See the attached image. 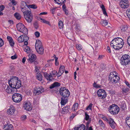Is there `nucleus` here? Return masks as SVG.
Listing matches in <instances>:
<instances>
[{"label": "nucleus", "instance_id": "nucleus-19", "mask_svg": "<svg viewBox=\"0 0 130 130\" xmlns=\"http://www.w3.org/2000/svg\"><path fill=\"white\" fill-rule=\"evenodd\" d=\"M5 87L6 88L5 89L6 91L9 94L11 93H13L15 91H16L17 90V89H14L10 86H8V85L6 86Z\"/></svg>", "mask_w": 130, "mask_h": 130}, {"label": "nucleus", "instance_id": "nucleus-40", "mask_svg": "<svg viewBox=\"0 0 130 130\" xmlns=\"http://www.w3.org/2000/svg\"><path fill=\"white\" fill-rule=\"evenodd\" d=\"M58 26L59 28L61 29L62 28L63 26V24L62 22L61 21H60L58 23Z\"/></svg>", "mask_w": 130, "mask_h": 130}, {"label": "nucleus", "instance_id": "nucleus-39", "mask_svg": "<svg viewBox=\"0 0 130 130\" xmlns=\"http://www.w3.org/2000/svg\"><path fill=\"white\" fill-rule=\"evenodd\" d=\"M91 121V120H89L86 123V126H85V130H88V128H89V125Z\"/></svg>", "mask_w": 130, "mask_h": 130}, {"label": "nucleus", "instance_id": "nucleus-52", "mask_svg": "<svg viewBox=\"0 0 130 130\" xmlns=\"http://www.w3.org/2000/svg\"><path fill=\"white\" fill-rule=\"evenodd\" d=\"M4 44V41L2 39L0 38V47L2 46Z\"/></svg>", "mask_w": 130, "mask_h": 130}, {"label": "nucleus", "instance_id": "nucleus-35", "mask_svg": "<svg viewBox=\"0 0 130 130\" xmlns=\"http://www.w3.org/2000/svg\"><path fill=\"white\" fill-rule=\"evenodd\" d=\"M101 7L102 9V11H103V14L107 16V12L106 11V9L104 6L103 4L101 5Z\"/></svg>", "mask_w": 130, "mask_h": 130}, {"label": "nucleus", "instance_id": "nucleus-57", "mask_svg": "<svg viewBox=\"0 0 130 130\" xmlns=\"http://www.w3.org/2000/svg\"><path fill=\"white\" fill-rule=\"evenodd\" d=\"M85 119L86 120L88 121L89 120V116L86 113H85Z\"/></svg>", "mask_w": 130, "mask_h": 130}, {"label": "nucleus", "instance_id": "nucleus-43", "mask_svg": "<svg viewBox=\"0 0 130 130\" xmlns=\"http://www.w3.org/2000/svg\"><path fill=\"white\" fill-rule=\"evenodd\" d=\"M101 23L103 26H106L107 25L108 22L107 20H102L101 21Z\"/></svg>", "mask_w": 130, "mask_h": 130}, {"label": "nucleus", "instance_id": "nucleus-61", "mask_svg": "<svg viewBox=\"0 0 130 130\" xmlns=\"http://www.w3.org/2000/svg\"><path fill=\"white\" fill-rule=\"evenodd\" d=\"M127 42L128 45L130 46V36L127 39Z\"/></svg>", "mask_w": 130, "mask_h": 130}, {"label": "nucleus", "instance_id": "nucleus-17", "mask_svg": "<svg viewBox=\"0 0 130 130\" xmlns=\"http://www.w3.org/2000/svg\"><path fill=\"white\" fill-rule=\"evenodd\" d=\"M15 111V109L14 106L12 105L10 106L9 108L7 110V113L10 115H13Z\"/></svg>", "mask_w": 130, "mask_h": 130}, {"label": "nucleus", "instance_id": "nucleus-60", "mask_svg": "<svg viewBox=\"0 0 130 130\" xmlns=\"http://www.w3.org/2000/svg\"><path fill=\"white\" fill-rule=\"evenodd\" d=\"M75 115V114L72 113V115L70 117V119L71 120H72Z\"/></svg>", "mask_w": 130, "mask_h": 130}, {"label": "nucleus", "instance_id": "nucleus-55", "mask_svg": "<svg viewBox=\"0 0 130 130\" xmlns=\"http://www.w3.org/2000/svg\"><path fill=\"white\" fill-rule=\"evenodd\" d=\"M27 118L26 116V115L22 116L21 118V119L22 120H25Z\"/></svg>", "mask_w": 130, "mask_h": 130}, {"label": "nucleus", "instance_id": "nucleus-3", "mask_svg": "<svg viewBox=\"0 0 130 130\" xmlns=\"http://www.w3.org/2000/svg\"><path fill=\"white\" fill-rule=\"evenodd\" d=\"M116 74V72L115 71L110 72L109 76V79L111 83L116 84L120 80V77Z\"/></svg>", "mask_w": 130, "mask_h": 130}, {"label": "nucleus", "instance_id": "nucleus-53", "mask_svg": "<svg viewBox=\"0 0 130 130\" xmlns=\"http://www.w3.org/2000/svg\"><path fill=\"white\" fill-rule=\"evenodd\" d=\"M56 8H53L51 9V11L52 14H54L55 13Z\"/></svg>", "mask_w": 130, "mask_h": 130}, {"label": "nucleus", "instance_id": "nucleus-33", "mask_svg": "<svg viewBox=\"0 0 130 130\" xmlns=\"http://www.w3.org/2000/svg\"><path fill=\"white\" fill-rule=\"evenodd\" d=\"M125 120L127 125L129 128H130V117H127Z\"/></svg>", "mask_w": 130, "mask_h": 130}, {"label": "nucleus", "instance_id": "nucleus-26", "mask_svg": "<svg viewBox=\"0 0 130 130\" xmlns=\"http://www.w3.org/2000/svg\"><path fill=\"white\" fill-rule=\"evenodd\" d=\"M35 46L36 49L42 47V43L41 41L39 40H36Z\"/></svg>", "mask_w": 130, "mask_h": 130}, {"label": "nucleus", "instance_id": "nucleus-48", "mask_svg": "<svg viewBox=\"0 0 130 130\" xmlns=\"http://www.w3.org/2000/svg\"><path fill=\"white\" fill-rule=\"evenodd\" d=\"M15 69L14 66L13 64H11L9 66V70L10 71L14 70Z\"/></svg>", "mask_w": 130, "mask_h": 130}, {"label": "nucleus", "instance_id": "nucleus-31", "mask_svg": "<svg viewBox=\"0 0 130 130\" xmlns=\"http://www.w3.org/2000/svg\"><path fill=\"white\" fill-rule=\"evenodd\" d=\"M54 1L59 5L63 4L66 2V0H54Z\"/></svg>", "mask_w": 130, "mask_h": 130}, {"label": "nucleus", "instance_id": "nucleus-1", "mask_svg": "<svg viewBox=\"0 0 130 130\" xmlns=\"http://www.w3.org/2000/svg\"><path fill=\"white\" fill-rule=\"evenodd\" d=\"M59 92L60 95L62 96L61 98V105H64L68 102V97L70 95V93L68 89L64 87L60 88Z\"/></svg>", "mask_w": 130, "mask_h": 130}, {"label": "nucleus", "instance_id": "nucleus-7", "mask_svg": "<svg viewBox=\"0 0 130 130\" xmlns=\"http://www.w3.org/2000/svg\"><path fill=\"white\" fill-rule=\"evenodd\" d=\"M17 28L18 30L24 34H27L28 33L27 29L24 25L21 23H19L17 25Z\"/></svg>", "mask_w": 130, "mask_h": 130}, {"label": "nucleus", "instance_id": "nucleus-56", "mask_svg": "<svg viewBox=\"0 0 130 130\" xmlns=\"http://www.w3.org/2000/svg\"><path fill=\"white\" fill-rule=\"evenodd\" d=\"M93 87L96 88H100V86L98 84H96L95 83H94L93 84Z\"/></svg>", "mask_w": 130, "mask_h": 130}, {"label": "nucleus", "instance_id": "nucleus-44", "mask_svg": "<svg viewBox=\"0 0 130 130\" xmlns=\"http://www.w3.org/2000/svg\"><path fill=\"white\" fill-rule=\"evenodd\" d=\"M32 8L34 9H36L37 8V7L36 5H28V8Z\"/></svg>", "mask_w": 130, "mask_h": 130}, {"label": "nucleus", "instance_id": "nucleus-47", "mask_svg": "<svg viewBox=\"0 0 130 130\" xmlns=\"http://www.w3.org/2000/svg\"><path fill=\"white\" fill-rule=\"evenodd\" d=\"M92 105L93 104L91 103L86 108V110H92Z\"/></svg>", "mask_w": 130, "mask_h": 130}, {"label": "nucleus", "instance_id": "nucleus-15", "mask_svg": "<svg viewBox=\"0 0 130 130\" xmlns=\"http://www.w3.org/2000/svg\"><path fill=\"white\" fill-rule=\"evenodd\" d=\"M122 40H123L122 39L119 37L115 38L111 41L110 45L111 46L113 47L115 45H116L118 43H120Z\"/></svg>", "mask_w": 130, "mask_h": 130}, {"label": "nucleus", "instance_id": "nucleus-2", "mask_svg": "<svg viewBox=\"0 0 130 130\" xmlns=\"http://www.w3.org/2000/svg\"><path fill=\"white\" fill-rule=\"evenodd\" d=\"M18 79L17 77L12 76L8 80L9 86L14 89H18L21 86V81Z\"/></svg>", "mask_w": 130, "mask_h": 130}, {"label": "nucleus", "instance_id": "nucleus-37", "mask_svg": "<svg viewBox=\"0 0 130 130\" xmlns=\"http://www.w3.org/2000/svg\"><path fill=\"white\" fill-rule=\"evenodd\" d=\"M14 16L18 20H20L21 18V16L20 14L18 13H15L14 14Z\"/></svg>", "mask_w": 130, "mask_h": 130}, {"label": "nucleus", "instance_id": "nucleus-4", "mask_svg": "<svg viewBox=\"0 0 130 130\" xmlns=\"http://www.w3.org/2000/svg\"><path fill=\"white\" fill-rule=\"evenodd\" d=\"M120 63L123 66H126L130 63V56L128 55H123L120 59Z\"/></svg>", "mask_w": 130, "mask_h": 130}, {"label": "nucleus", "instance_id": "nucleus-32", "mask_svg": "<svg viewBox=\"0 0 130 130\" xmlns=\"http://www.w3.org/2000/svg\"><path fill=\"white\" fill-rule=\"evenodd\" d=\"M36 49L37 52L39 54H42L44 52V49L42 47Z\"/></svg>", "mask_w": 130, "mask_h": 130}, {"label": "nucleus", "instance_id": "nucleus-51", "mask_svg": "<svg viewBox=\"0 0 130 130\" xmlns=\"http://www.w3.org/2000/svg\"><path fill=\"white\" fill-rule=\"evenodd\" d=\"M55 64L56 66H58L59 64L58 62V58L55 57Z\"/></svg>", "mask_w": 130, "mask_h": 130}, {"label": "nucleus", "instance_id": "nucleus-29", "mask_svg": "<svg viewBox=\"0 0 130 130\" xmlns=\"http://www.w3.org/2000/svg\"><path fill=\"white\" fill-rule=\"evenodd\" d=\"M7 39L9 41L10 46H13L14 45V43L12 38L10 36H8L7 37Z\"/></svg>", "mask_w": 130, "mask_h": 130}, {"label": "nucleus", "instance_id": "nucleus-36", "mask_svg": "<svg viewBox=\"0 0 130 130\" xmlns=\"http://www.w3.org/2000/svg\"><path fill=\"white\" fill-rule=\"evenodd\" d=\"M24 50V51L26 52L27 53H29L31 52V51L30 48V47L28 46H26Z\"/></svg>", "mask_w": 130, "mask_h": 130}, {"label": "nucleus", "instance_id": "nucleus-30", "mask_svg": "<svg viewBox=\"0 0 130 130\" xmlns=\"http://www.w3.org/2000/svg\"><path fill=\"white\" fill-rule=\"evenodd\" d=\"M119 104L120 105V107L123 110H125L126 109V105L124 102H121Z\"/></svg>", "mask_w": 130, "mask_h": 130}, {"label": "nucleus", "instance_id": "nucleus-62", "mask_svg": "<svg viewBox=\"0 0 130 130\" xmlns=\"http://www.w3.org/2000/svg\"><path fill=\"white\" fill-rule=\"evenodd\" d=\"M34 26L36 29H37L38 27V25L37 22H35L34 23Z\"/></svg>", "mask_w": 130, "mask_h": 130}, {"label": "nucleus", "instance_id": "nucleus-27", "mask_svg": "<svg viewBox=\"0 0 130 130\" xmlns=\"http://www.w3.org/2000/svg\"><path fill=\"white\" fill-rule=\"evenodd\" d=\"M61 84L60 83L55 82L51 84L50 87V89H53L55 87H57L60 86Z\"/></svg>", "mask_w": 130, "mask_h": 130}, {"label": "nucleus", "instance_id": "nucleus-24", "mask_svg": "<svg viewBox=\"0 0 130 130\" xmlns=\"http://www.w3.org/2000/svg\"><path fill=\"white\" fill-rule=\"evenodd\" d=\"M85 126L83 124L78 125L74 128V130H85Z\"/></svg>", "mask_w": 130, "mask_h": 130}, {"label": "nucleus", "instance_id": "nucleus-16", "mask_svg": "<svg viewBox=\"0 0 130 130\" xmlns=\"http://www.w3.org/2000/svg\"><path fill=\"white\" fill-rule=\"evenodd\" d=\"M24 18L26 19L27 22L28 23L31 22L33 16L32 15L31 12H29L27 14L24 16Z\"/></svg>", "mask_w": 130, "mask_h": 130}, {"label": "nucleus", "instance_id": "nucleus-12", "mask_svg": "<svg viewBox=\"0 0 130 130\" xmlns=\"http://www.w3.org/2000/svg\"><path fill=\"white\" fill-rule=\"evenodd\" d=\"M128 0H122L120 2V6L122 8L125 9L128 8L129 6Z\"/></svg>", "mask_w": 130, "mask_h": 130}, {"label": "nucleus", "instance_id": "nucleus-49", "mask_svg": "<svg viewBox=\"0 0 130 130\" xmlns=\"http://www.w3.org/2000/svg\"><path fill=\"white\" fill-rule=\"evenodd\" d=\"M9 124H5L4 125L3 128L4 130H8V126Z\"/></svg>", "mask_w": 130, "mask_h": 130}, {"label": "nucleus", "instance_id": "nucleus-13", "mask_svg": "<svg viewBox=\"0 0 130 130\" xmlns=\"http://www.w3.org/2000/svg\"><path fill=\"white\" fill-rule=\"evenodd\" d=\"M28 56L29 57L28 59L29 61L31 63L34 62L35 64H37V62L35 61L36 59V57L35 54H31L28 55Z\"/></svg>", "mask_w": 130, "mask_h": 130}, {"label": "nucleus", "instance_id": "nucleus-10", "mask_svg": "<svg viewBox=\"0 0 130 130\" xmlns=\"http://www.w3.org/2000/svg\"><path fill=\"white\" fill-rule=\"evenodd\" d=\"M44 91V88L41 86L34 88L32 92L35 95H38L43 92Z\"/></svg>", "mask_w": 130, "mask_h": 130}, {"label": "nucleus", "instance_id": "nucleus-50", "mask_svg": "<svg viewBox=\"0 0 130 130\" xmlns=\"http://www.w3.org/2000/svg\"><path fill=\"white\" fill-rule=\"evenodd\" d=\"M8 127V130H12L13 129V127L12 125L11 124H9Z\"/></svg>", "mask_w": 130, "mask_h": 130}, {"label": "nucleus", "instance_id": "nucleus-38", "mask_svg": "<svg viewBox=\"0 0 130 130\" xmlns=\"http://www.w3.org/2000/svg\"><path fill=\"white\" fill-rule=\"evenodd\" d=\"M28 5H27L26 2H21V7H26H26L28 8Z\"/></svg>", "mask_w": 130, "mask_h": 130}, {"label": "nucleus", "instance_id": "nucleus-63", "mask_svg": "<svg viewBox=\"0 0 130 130\" xmlns=\"http://www.w3.org/2000/svg\"><path fill=\"white\" fill-rule=\"evenodd\" d=\"M39 19L41 20V22H42L45 23L46 20L41 18L40 17H39Z\"/></svg>", "mask_w": 130, "mask_h": 130}, {"label": "nucleus", "instance_id": "nucleus-46", "mask_svg": "<svg viewBox=\"0 0 130 130\" xmlns=\"http://www.w3.org/2000/svg\"><path fill=\"white\" fill-rule=\"evenodd\" d=\"M126 14L128 18L130 19V9H128L126 11Z\"/></svg>", "mask_w": 130, "mask_h": 130}, {"label": "nucleus", "instance_id": "nucleus-14", "mask_svg": "<svg viewBox=\"0 0 130 130\" xmlns=\"http://www.w3.org/2000/svg\"><path fill=\"white\" fill-rule=\"evenodd\" d=\"M120 28L121 32L123 34L126 35L128 34V27L127 25H122L120 27Z\"/></svg>", "mask_w": 130, "mask_h": 130}, {"label": "nucleus", "instance_id": "nucleus-42", "mask_svg": "<svg viewBox=\"0 0 130 130\" xmlns=\"http://www.w3.org/2000/svg\"><path fill=\"white\" fill-rule=\"evenodd\" d=\"M37 79L40 81H41L42 80V76L40 74H37Z\"/></svg>", "mask_w": 130, "mask_h": 130}, {"label": "nucleus", "instance_id": "nucleus-20", "mask_svg": "<svg viewBox=\"0 0 130 130\" xmlns=\"http://www.w3.org/2000/svg\"><path fill=\"white\" fill-rule=\"evenodd\" d=\"M24 106L25 109L27 111H30L32 109L31 104L29 102L25 103Z\"/></svg>", "mask_w": 130, "mask_h": 130}, {"label": "nucleus", "instance_id": "nucleus-18", "mask_svg": "<svg viewBox=\"0 0 130 130\" xmlns=\"http://www.w3.org/2000/svg\"><path fill=\"white\" fill-rule=\"evenodd\" d=\"M124 41L123 40H122L121 42H118L117 44L116 45H115L113 46V47L116 50H119L122 48L124 44Z\"/></svg>", "mask_w": 130, "mask_h": 130}, {"label": "nucleus", "instance_id": "nucleus-23", "mask_svg": "<svg viewBox=\"0 0 130 130\" xmlns=\"http://www.w3.org/2000/svg\"><path fill=\"white\" fill-rule=\"evenodd\" d=\"M21 10L22 11L23 13L24 16L28 13L29 12H30V9L28 8H27L26 7H21Z\"/></svg>", "mask_w": 130, "mask_h": 130}, {"label": "nucleus", "instance_id": "nucleus-21", "mask_svg": "<svg viewBox=\"0 0 130 130\" xmlns=\"http://www.w3.org/2000/svg\"><path fill=\"white\" fill-rule=\"evenodd\" d=\"M108 122L111 128L114 129L115 128L116 124L112 119L111 118H110Z\"/></svg>", "mask_w": 130, "mask_h": 130}, {"label": "nucleus", "instance_id": "nucleus-5", "mask_svg": "<svg viewBox=\"0 0 130 130\" xmlns=\"http://www.w3.org/2000/svg\"><path fill=\"white\" fill-rule=\"evenodd\" d=\"M44 75L45 78L49 82L51 81L53 79V77H55L56 75L58 76V73L55 70H53L52 71V73L49 74L46 73H44Z\"/></svg>", "mask_w": 130, "mask_h": 130}, {"label": "nucleus", "instance_id": "nucleus-34", "mask_svg": "<svg viewBox=\"0 0 130 130\" xmlns=\"http://www.w3.org/2000/svg\"><path fill=\"white\" fill-rule=\"evenodd\" d=\"M78 106V104L77 103H75L72 107V110L74 111L76 110Z\"/></svg>", "mask_w": 130, "mask_h": 130}, {"label": "nucleus", "instance_id": "nucleus-41", "mask_svg": "<svg viewBox=\"0 0 130 130\" xmlns=\"http://www.w3.org/2000/svg\"><path fill=\"white\" fill-rule=\"evenodd\" d=\"M99 124L103 128L105 127V125L102 120H99Z\"/></svg>", "mask_w": 130, "mask_h": 130}, {"label": "nucleus", "instance_id": "nucleus-64", "mask_svg": "<svg viewBox=\"0 0 130 130\" xmlns=\"http://www.w3.org/2000/svg\"><path fill=\"white\" fill-rule=\"evenodd\" d=\"M17 58V56L15 55L12 56L11 57V58L12 59H14Z\"/></svg>", "mask_w": 130, "mask_h": 130}, {"label": "nucleus", "instance_id": "nucleus-59", "mask_svg": "<svg viewBox=\"0 0 130 130\" xmlns=\"http://www.w3.org/2000/svg\"><path fill=\"white\" fill-rule=\"evenodd\" d=\"M10 1H12L11 2L13 3L14 6L15 5L17 4L16 2L14 0H9Z\"/></svg>", "mask_w": 130, "mask_h": 130}, {"label": "nucleus", "instance_id": "nucleus-9", "mask_svg": "<svg viewBox=\"0 0 130 130\" xmlns=\"http://www.w3.org/2000/svg\"><path fill=\"white\" fill-rule=\"evenodd\" d=\"M29 39V38L27 36L25 35H22L20 36L18 38V40L19 43L24 42L25 45H26L28 44L27 41Z\"/></svg>", "mask_w": 130, "mask_h": 130}, {"label": "nucleus", "instance_id": "nucleus-45", "mask_svg": "<svg viewBox=\"0 0 130 130\" xmlns=\"http://www.w3.org/2000/svg\"><path fill=\"white\" fill-rule=\"evenodd\" d=\"M76 47L77 49L78 50H80L82 48V46L80 45L76 44Z\"/></svg>", "mask_w": 130, "mask_h": 130}, {"label": "nucleus", "instance_id": "nucleus-11", "mask_svg": "<svg viewBox=\"0 0 130 130\" xmlns=\"http://www.w3.org/2000/svg\"><path fill=\"white\" fill-rule=\"evenodd\" d=\"M98 96L100 99H103L106 96V94L105 91L103 89H100L97 92Z\"/></svg>", "mask_w": 130, "mask_h": 130}, {"label": "nucleus", "instance_id": "nucleus-25", "mask_svg": "<svg viewBox=\"0 0 130 130\" xmlns=\"http://www.w3.org/2000/svg\"><path fill=\"white\" fill-rule=\"evenodd\" d=\"M65 67L63 66H61L59 68V70L58 72V77H60L64 73Z\"/></svg>", "mask_w": 130, "mask_h": 130}, {"label": "nucleus", "instance_id": "nucleus-28", "mask_svg": "<svg viewBox=\"0 0 130 130\" xmlns=\"http://www.w3.org/2000/svg\"><path fill=\"white\" fill-rule=\"evenodd\" d=\"M122 93L124 94H126L130 91V89L126 87H124L122 89Z\"/></svg>", "mask_w": 130, "mask_h": 130}, {"label": "nucleus", "instance_id": "nucleus-54", "mask_svg": "<svg viewBox=\"0 0 130 130\" xmlns=\"http://www.w3.org/2000/svg\"><path fill=\"white\" fill-rule=\"evenodd\" d=\"M35 35L37 37H38L40 36V33L38 31H36L35 33Z\"/></svg>", "mask_w": 130, "mask_h": 130}, {"label": "nucleus", "instance_id": "nucleus-58", "mask_svg": "<svg viewBox=\"0 0 130 130\" xmlns=\"http://www.w3.org/2000/svg\"><path fill=\"white\" fill-rule=\"evenodd\" d=\"M5 7L3 5H0V11H3L5 8Z\"/></svg>", "mask_w": 130, "mask_h": 130}, {"label": "nucleus", "instance_id": "nucleus-6", "mask_svg": "<svg viewBox=\"0 0 130 130\" xmlns=\"http://www.w3.org/2000/svg\"><path fill=\"white\" fill-rule=\"evenodd\" d=\"M109 112L113 115L117 114L119 111V108L116 104H113L109 106Z\"/></svg>", "mask_w": 130, "mask_h": 130}, {"label": "nucleus", "instance_id": "nucleus-22", "mask_svg": "<svg viewBox=\"0 0 130 130\" xmlns=\"http://www.w3.org/2000/svg\"><path fill=\"white\" fill-rule=\"evenodd\" d=\"M70 109V108L69 106H66L62 109V112L64 114H66L69 112Z\"/></svg>", "mask_w": 130, "mask_h": 130}, {"label": "nucleus", "instance_id": "nucleus-8", "mask_svg": "<svg viewBox=\"0 0 130 130\" xmlns=\"http://www.w3.org/2000/svg\"><path fill=\"white\" fill-rule=\"evenodd\" d=\"M22 99V95L18 93H15L12 95V100L15 102L18 103Z\"/></svg>", "mask_w": 130, "mask_h": 130}]
</instances>
